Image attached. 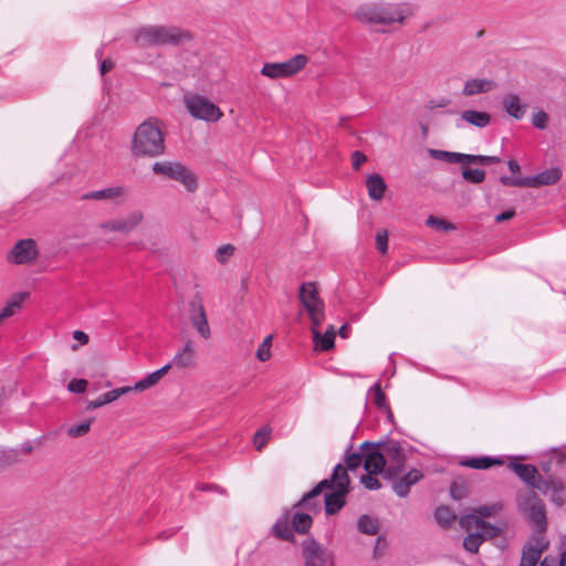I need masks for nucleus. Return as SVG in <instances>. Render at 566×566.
<instances>
[{
    "mask_svg": "<svg viewBox=\"0 0 566 566\" xmlns=\"http://www.w3.org/2000/svg\"><path fill=\"white\" fill-rule=\"evenodd\" d=\"M185 106L196 119L217 122L222 117L221 109L207 97L199 94L186 96Z\"/></svg>",
    "mask_w": 566,
    "mask_h": 566,
    "instance_id": "1a4fd4ad",
    "label": "nucleus"
},
{
    "mask_svg": "<svg viewBox=\"0 0 566 566\" xmlns=\"http://www.w3.org/2000/svg\"><path fill=\"white\" fill-rule=\"evenodd\" d=\"M176 531L177 530L164 531V532L158 534V538L163 539V541H166V539L170 538L176 533Z\"/></svg>",
    "mask_w": 566,
    "mask_h": 566,
    "instance_id": "0e129e2a",
    "label": "nucleus"
},
{
    "mask_svg": "<svg viewBox=\"0 0 566 566\" xmlns=\"http://www.w3.org/2000/svg\"><path fill=\"white\" fill-rule=\"evenodd\" d=\"M461 175L465 181L474 185H479L485 179V171L483 169L463 168Z\"/></svg>",
    "mask_w": 566,
    "mask_h": 566,
    "instance_id": "ea45409f",
    "label": "nucleus"
},
{
    "mask_svg": "<svg viewBox=\"0 0 566 566\" xmlns=\"http://www.w3.org/2000/svg\"><path fill=\"white\" fill-rule=\"evenodd\" d=\"M376 248L386 254L388 251V233L386 230L378 231L376 235Z\"/></svg>",
    "mask_w": 566,
    "mask_h": 566,
    "instance_id": "8fccbe9b",
    "label": "nucleus"
},
{
    "mask_svg": "<svg viewBox=\"0 0 566 566\" xmlns=\"http://www.w3.org/2000/svg\"><path fill=\"white\" fill-rule=\"evenodd\" d=\"M151 170L155 175L179 182L190 193L199 189L197 174L180 161H156L153 164Z\"/></svg>",
    "mask_w": 566,
    "mask_h": 566,
    "instance_id": "423d86ee",
    "label": "nucleus"
},
{
    "mask_svg": "<svg viewBox=\"0 0 566 566\" xmlns=\"http://www.w3.org/2000/svg\"><path fill=\"white\" fill-rule=\"evenodd\" d=\"M515 216V211L513 209L504 211L497 216H495V221L497 223L511 220Z\"/></svg>",
    "mask_w": 566,
    "mask_h": 566,
    "instance_id": "13d9d810",
    "label": "nucleus"
},
{
    "mask_svg": "<svg viewBox=\"0 0 566 566\" xmlns=\"http://www.w3.org/2000/svg\"><path fill=\"white\" fill-rule=\"evenodd\" d=\"M234 250L232 244L219 247L216 252V258L220 263L224 264L233 255Z\"/></svg>",
    "mask_w": 566,
    "mask_h": 566,
    "instance_id": "49530a36",
    "label": "nucleus"
},
{
    "mask_svg": "<svg viewBox=\"0 0 566 566\" xmlns=\"http://www.w3.org/2000/svg\"><path fill=\"white\" fill-rule=\"evenodd\" d=\"M516 475L533 489H543V480L537 469L532 464L511 462L509 465Z\"/></svg>",
    "mask_w": 566,
    "mask_h": 566,
    "instance_id": "6ab92c4d",
    "label": "nucleus"
},
{
    "mask_svg": "<svg viewBox=\"0 0 566 566\" xmlns=\"http://www.w3.org/2000/svg\"><path fill=\"white\" fill-rule=\"evenodd\" d=\"M495 86L496 84L492 80L470 78L463 85L462 95L469 97L476 94L488 93L495 88Z\"/></svg>",
    "mask_w": 566,
    "mask_h": 566,
    "instance_id": "5701e85b",
    "label": "nucleus"
},
{
    "mask_svg": "<svg viewBox=\"0 0 566 566\" xmlns=\"http://www.w3.org/2000/svg\"><path fill=\"white\" fill-rule=\"evenodd\" d=\"M460 527L468 532L463 538V548L471 553L476 554L480 546L486 541L501 535L502 530L491 523L480 518L475 514H464L459 518Z\"/></svg>",
    "mask_w": 566,
    "mask_h": 566,
    "instance_id": "20e7f679",
    "label": "nucleus"
},
{
    "mask_svg": "<svg viewBox=\"0 0 566 566\" xmlns=\"http://www.w3.org/2000/svg\"><path fill=\"white\" fill-rule=\"evenodd\" d=\"M517 505L539 533L545 532L547 526L545 506L533 490L520 493Z\"/></svg>",
    "mask_w": 566,
    "mask_h": 566,
    "instance_id": "0eeeda50",
    "label": "nucleus"
},
{
    "mask_svg": "<svg viewBox=\"0 0 566 566\" xmlns=\"http://www.w3.org/2000/svg\"><path fill=\"white\" fill-rule=\"evenodd\" d=\"M559 566H566V549L560 554Z\"/></svg>",
    "mask_w": 566,
    "mask_h": 566,
    "instance_id": "774afa93",
    "label": "nucleus"
},
{
    "mask_svg": "<svg viewBox=\"0 0 566 566\" xmlns=\"http://www.w3.org/2000/svg\"><path fill=\"white\" fill-rule=\"evenodd\" d=\"M374 474H366L360 478V482L367 490H378L381 484L378 479L373 476Z\"/></svg>",
    "mask_w": 566,
    "mask_h": 566,
    "instance_id": "3c124183",
    "label": "nucleus"
},
{
    "mask_svg": "<svg viewBox=\"0 0 566 566\" xmlns=\"http://www.w3.org/2000/svg\"><path fill=\"white\" fill-rule=\"evenodd\" d=\"M28 297H29L28 293L13 294L9 298L7 305L0 311V324L4 319L13 316L21 308L23 301L27 300Z\"/></svg>",
    "mask_w": 566,
    "mask_h": 566,
    "instance_id": "7c9ffc66",
    "label": "nucleus"
},
{
    "mask_svg": "<svg viewBox=\"0 0 566 566\" xmlns=\"http://www.w3.org/2000/svg\"><path fill=\"white\" fill-rule=\"evenodd\" d=\"M562 177L559 168L553 167L545 171H542L533 177H507L501 176L500 182L507 187H532L537 188L541 186L555 185Z\"/></svg>",
    "mask_w": 566,
    "mask_h": 566,
    "instance_id": "9b49d317",
    "label": "nucleus"
},
{
    "mask_svg": "<svg viewBox=\"0 0 566 566\" xmlns=\"http://www.w3.org/2000/svg\"><path fill=\"white\" fill-rule=\"evenodd\" d=\"M113 401H115V399L112 396V391H107V392L101 395L97 399L90 401L86 406V409L93 410V409L99 408L104 405L111 403Z\"/></svg>",
    "mask_w": 566,
    "mask_h": 566,
    "instance_id": "a18cd8bd",
    "label": "nucleus"
},
{
    "mask_svg": "<svg viewBox=\"0 0 566 566\" xmlns=\"http://www.w3.org/2000/svg\"><path fill=\"white\" fill-rule=\"evenodd\" d=\"M370 391L374 394L373 401L379 409H387L386 396L378 382H376Z\"/></svg>",
    "mask_w": 566,
    "mask_h": 566,
    "instance_id": "37998d69",
    "label": "nucleus"
},
{
    "mask_svg": "<svg viewBox=\"0 0 566 566\" xmlns=\"http://www.w3.org/2000/svg\"><path fill=\"white\" fill-rule=\"evenodd\" d=\"M500 161H501V159L496 156H485V165L497 164Z\"/></svg>",
    "mask_w": 566,
    "mask_h": 566,
    "instance_id": "69168bd1",
    "label": "nucleus"
},
{
    "mask_svg": "<svg viewBox=\"0 0 566 566\" xmlns=\"http://www.w3.org/2000/svg\"><path fill=\"white\" fill-rule=\"evenodd\" d=\"M386 460L385 478L389 480L397 479L405 471L407 460V450L398 441H388L382 444Z\"/></svg>",
    "mask_w": 566,
    "mask_h": 566,
    "instance_id": "9d476101",
    "label": "nucleus"
},
{
    "mask_svg": "<svg viewBox=\"0 0 566 566\" xmlns=\"http://www.w3.org/2000/svg\"><path fill=\"white\" fill-rule=\"evenodd\" d=\"M293 531L305 534L312 526V517L307 513H295L290 517Z\"/></svg>",
    "mask_w": 566,
    "mask_h": 566,
    "instance_id": "72a5a7b5",
    "label": "nucleus"
},
{
    "mask_svg": "<svg viewBox=\"0 0 566 566\" xmlns=\"http://www.w3.org/2000/svg\"><path fill=\"white\" fill-rule=\"evenodd\" d=\"M189 39V34L179 28L167 25H148L139 28L134 35L140 48L175 45Z\"/></svg>",
    "mask_w": 566,
    "mask_h": 566,
    "instance_id": "39448f33",
    "label": "nucleus"
},
{
    "mask_svg": "<svg viewBox=\"0 0 566 566\" xmlns=\"http://www.w3.org/2000/svg\"><path fill=\"white\" fill-rule=\"evenodd\" d=\"M171 367L193 368L197 365V352L195 343L191 339L185 342L184 346L175 354L171 360Z\"/></svg>",
    "mask_w": 566,
    "mask_h": 566,
    "instance_id": "a211bd4d",
    "label": "nucleus"
},
{
    "mask_svg": "<svg viewBox=\"0 0 566 566\" xmlns=\"http://www.w3.org/2000/svg\"><path fill=\"white\" fill-rule=\"evenodd\" d=\"M460 118L478 128L486 127L491 123V115L489 113L474 109H465L461 112Z\"/></svg>",
    "mask_w": 566,
    "mask_h": 566,
    "instance_id": "cd10ccee",
    "label": "nucleus"
},
{
    "mask_svg": "<svg viewBox=\"0 0 566 566\" xmlns=\"http://www.w3.org/2000/svg\"><path fill=\"white\" fill-rule=\"evenodd\" d=\"M171 364H167L160 369H157L134 385V391H145L156 386L163 377L170 370Z\"/></svg>",
    "mask_w": 566,
    "mask_h": 566,
    "instance_id": "a878e982",
    "label": "nucleus"
},
{
    "mask_svg": "<svg viewBox=\"0 0 566 566\" xmlns=\"http://www.w3.org/2000/svg\"><path fill=\"white\" fill-rule=\"evenodd\" d=\"M450 492L451 496L455 500H460L462 497V491L457 484H452Z\"/></svg>",
    "mask_w": 566,
    "mask_h": 566,
    "instance_id": "680f3d73",
    "label": "nucleus"
},
{
    "mask_svg": "<svg viewBox=\"0 0 566 566\" xmlns=\"http://www.w3.org/2000/svg\"><path fill=\"white\" fill-rule=\"evenodd\" d=\"M357 526L363 534L376 535L379 532L378 520L368 515H361L358 520Z\"/></svg>",
    "mask_w": 566,
    "mask_h": 566,
    "instance_id": "c9c22d12",
    "label": "nucleus"
},
{
    "mask_svg": "<svg viewBox=\"0 0 566 566\" xmlns=\"http://www.w3.org/2000/svg\"><path fill=\"white\" fill-rule=\"evenodd\" d=\"M361 462H363V457L360 453L354 452V453L347 454L345 458L346 468L344 467V469L346 471L347 470L355 471L356 469L359 468Z\"/></svg>",
    "mask_w": 566,
    "mask_h": 566,
    "instance_id": "de8ad7c7",
    "label": "nucleus"
},
{
    "mask_svg": "<svg viewBox=\"0 0 566 566\" xmlns=\"http://www.w3.org/2000/svg\"><path fill=\"white\" fill-rule=\"evenodd\" d=\"M163 124L156 117H150L139 124L132 139V154L135 157L154 158L165 153Z\"/></svg>",
    "mask_w": 566,
    "mask_h": 566,
    "instance_id": "7ed1b4c3",
    "label": "nucleus"
},
{
    "mask_svg": "<svg viewBox=\"0 0 566 566\" xmlns=\"http://www.w3.org/2000/svg\"><path fill=\"white\" fill-rule=\"evenodd\" d=\"M364 469L369 474H378L385 473L386 470V460L384 455V447L381 446V451L373 449L365 454L364 459Z\"/></svg>",
    "mask_w": 566,
    "mask_h": 566,
    "instance_id": "4be33fe9",
    "label": "nucleus"
},
{
    "mask_svg": "<svg viewBox=\"0 0 566 566\" xmlns=\"http://www.w3.org/2000/svg\"><path fill=\"white\" fill-rule=\"evenodd\" d=\"M413 15V10L408 3L378 1L359 6L354 18L365 24L403 25L406 20Z\"/></svg>",
    "mask_w": 566,
    "mask_h": 566,
    "instance_id": "f03ea898",
    "label": "nucleus"
},
{
    "mask_svg": "<svg viewBox=\"0 0 566 566\" xmlns=\"http://www.w3.org/2000/svg\"><path fill=\"white\" fill-rule=\"evenodd\" d=\"M429 154L432 158L437 160H442L450 164H462L463 154L461 153L430 149Z\"/></svg>",
    "mask_w": 566,
    "mask_h": 566,
    "instance_id": "e433bc0d",
    "label": "nucleus"
},
{
    "mask_svg": "<svg viewBox=\"0 0 566 566\" xmlns=\"http://www.w3.org/2000/svg\"><path fill=\"white\" fill-rule=\"evenodd\" d=\"M87 384L85 379H72L67 385V389L72 392L82 394L86 390Z\"/></svg>",
    "mask_w": 566,
    "mask_h": 566,
    "instance_id": "603ef678",
    "label": "nucleus"
},
{
    "mask_svg": "<svg viewBox=\"0 0 566 566\" xmlns=\"http://www.w3.org/2000/svg\"><path fill=\"white\" fill-rule=\"evenodd\" d=\"M127 193V189L120 186L109 187L83 195L84 200H112L115 201Z\"/></svg>",
    "mask_w": 566,
    "mask_h": 566,
    "instance_id": "b1692460",
    "label": "nucleus"
},
{
    "mask_svg": "<svg viewBox=\"0 0 566 566\" xmlns=\"http://www.w3.org/2000/svg\"><path fill=\"white\" fill-rule=\"evenodd\" d=\"M463 467H468L475 470H486L493 465L503 464V461L497 458L491 457H476V458H468L461 461Z\"/></svg>",
    "mask_w": 566,
    "mask_h": 566,
    "instance_id": "473e14b6",
    "label": "nucleus"
},
{
    "mask_svg": "<svg viewBox=\"0 0 566 566\" xmlns=\"http://www.w3.org/2000/svg\"><path fill=\"white\" fill-rule=\"evenodd\" d=\"M366 160H367V157L358 150L354 151L352 155V165L355 170H358L360 168V166L364 163H366Z\"/></svg>",
    "mask_w": 566,
    "mask_h": 566,
    "instance_id": "6e6d98bb",
    "label": "nucleus"
},
{
    "mask_svg": "<svg viewBox=\"0 0 566 566\" xmlns=\"http://www.w3.org/2000/svg\"><path fill=\"white\" fill-rule=\"evenodd\" d=\"M542 485L543 489L541 491H543L545 494L549 493L551 499L554 503H556L558 506H562L564 504V499L562 494L564 485L559 480L551 479L548 481H543Z\"/></svg>",
    "mask_w": 566,
    "mask_h": 566,
    "instance_id": "2f4dec72",
    "label": "nucleus"
},
{
    "mask_svg": "<svg viewBox=\"0 0 566 566\" xmlns=\"http://www.w3.org/2000/svg\"><path fill=\"white\" fill-rule=\"evenodd\" d=\"M349 476L342 464L334 468L331 479L322 480L313 490L303 495L297 505L306 510L318 511L319 504L314 501L324 490L333 492L325 495V512L328 515L337 513L345 505V495L349 492Z\"/></svg>",
    "mask_w": 566,
    "mask_h": 566,
    "instance_id": "f257e3e1",
    "label": "nucleus"
},
{
    "mask_svg": "<svg viewBox=\"0 0 566 566\" xmlns=\"http://www.w3.org/2000/svg\"><path fill=\"white\" fill-rule=\"evenodd\" d=\"M301 547L304 566L333 565L332 554L316 539L307 537L302 542Z\"/></svg>",
    "mask_w": 566,
    "mask_h": 566,
    "instance_id": "4468645a",
    "label": "nucleus"
},
{
    "mask_svg": "<svg viewBox=\"0 0 566 566\" xmlns=\"http://www.w3.org/2000/svg\"><path fill=\"white\" fill-rule=\"evenodd\" d=\"M428 227L434 228L439 231H452L455 229V226L444 219L430 216L426 221Z\"/></svg>",
    "mask_w": 566,
    "mask_h": 566,
    "instance_id": "79ce46f5",
    "label": "nucleus"
},
{
    "mask_svg": "<svg viewBox=\"0 0 566 566\" xmlns=\"http://www.w3.org/2000/svg\"><path fill=\"white\" fill-rule=\"evenodd\" d=\"M38 256L36 243L32 239L20 240L12 248L9 261L15 264H27Z\"/></svg>",
    "mask_w": 566,
    "mask_h": 566,
    "instance_id": "f3484780",
    "label": "nucleus"
},
{
    "mask_svg": "<svg viewBox=\"0 0 566 566\" xmlns=\"http://www.w3.org/2000/svg\"><path fill=\"white\" fill-rule=\"evenodd\" d=\"M539 566H553V559L549 560L548 557H545L543 560H541Z\"/></svg>",
    "mask_w": 566,
    "mask_h": 566,
    "instance_id": "338daca9",
    "label": "nucleus"
},
{
    "mask_svg": "<svg viewBox=\"0 0 566 566\" xmlns=\"http://www.w3.org/2000/svg\"><path fill=\"white\" fill-rule=\"evenodd\" d=\"M434 518L441 526L449 527L457 520V515L449 506H439L434 512Z\"/></svg>",
    "mask_w": 566,
    "mask_h": 566,
    "instance_id": "4c0bfd02",
    "label": "nucleus"
},
{
    "mask_svg": "<svg viewBox=\"0 0 566 566\" xmlns=\"http://www.w3.org/2000/svg\"><path fill=\"white\" fill-rule=\"evenodd\" d=\"M502 107L511 117L522 119L527 111V104L523 103L516 94H506L502 99Z\"/></svg>",
    "mask_w": 566,
    "mask_h": 566,
    "instance_id": "412c9836",
    "label": "nucleus"
},
{
    "mask_svg": "<svg viewBox=\"0 0 566 566\" xmlns=\"http://www.w3.org/2000/svg\"><path fill=\"white\" fill-rule=\"evenodd\" d=\"M145 219V214L142 210H133L126 216L114 218L102 222L98 229L106 232H120L128 234L139 227Z\"/></svg>",
    "mask_w": 566,
    "mask_h": 566,
    "instance_id": "ddd939ff",
    "label": "nucleus"
},
{
    "mask_svg": "<svg viewBox=\"0 0 566 566\" xmlns=\"http://www.w3.org/2000/svg\"><path fill=\"white\" fill-rule=\"evenodd\" d=\"M272 533L275 537L294 543L295 537L293 534L292 524L289 514L282 515L272 527Z\"/></svg>",
    "mask_w": 566,
    "mask_h": 566,
    "instance_id": "bb28decb",
    "label": "nucleus"
},
{
    "mask_svg": "<svg viewBox=\"0 0 566 566\" xmlns=\"http://www.w3.org/2000/svg\"><path fill=\"white\" fill-rule=\"evenodd\" d=\"M73 338L78 340L82 345H86L90 340L88 335L82 331H75L73 333Z\"/></svg>",
    "mask_w": 566,
    "mask_h": 566,
    "instance_id": "bf43d9fd",
    "label": "nucleus"
},
{
    "mask_svg": "<svg viewBox=\"0 0 566 566\" xmlns=\"http://www.w3.org/2000/svg\"><path fill=\"white\" fill-rule=\"evenodd\" d=\"M308 63L305 54H296L290 60L280 63H265L261 69V74L271 80L290 77L297 74Z\"/></svg>",
    "mask_w": 566,
    "mask_h": 566,
    "instance_id": "f8f14e48",
    "label": "nucleus"
},
{
    "mask_svg": "<svg viewBox=\"0 0 566 566\" xmlns=\"http://www.w3.org/2000/svg\"><path fill=\"white\" fill-rule=\"evenodd\" d=\"M298 297L311 318L312 325L321 326L325 319L324 302L318 295L316 284L314 282L303 283L300 286Z\"/></svg>",
    "mask_w": 566,
    "mask_h": 566,
    "instance_id": "6e6552de",
    "label": "nucleus"
},
{
    "mask_svg": "<svg viewBox=\"0 0 566 566\" xmlns=\"http://www.w3.org/2000/svg\"><path fill=\"white\" fill-rule=\"evenodd\" d=\"M548 542L543 535L533 537L523 548L518 566H536L541 563L543 553L547 549Z\"/></svg>",
    "mask_w": 566,
    "mask_h": 566,
    "instance_id": "dca6fc26",
    "label": "nucleus"
},
{
    "mask_svg": "<svg viewBox=\"0 0 566 566\" xmlns=\"http://www.w3.org/2000/svg\"><path fill=\"white\" fill-rule=\"evenodd\" d=\"M171 364H167L160 369H157L134 385V391H145L156 386L163 377L170 370Z\"/></svg>",
    "mask_w": 566,
    "mask_h": 566,
    "instance_id": "393cba45",
    "label": "nucleus"
},
{
    "mask_svg": "<svg viewBox=\"0 0 566 566\" xmlns=\"http://www.w3.org/2000/svg\"><path fill=\"white\" fill-rule=\"evenodd\" d=\"M272 428L269 424L261 427L253 436V446L258 451H262L271 438Z\"/></svg>",
    "mask_w": 566,
    "mask_h": 566,
    "instance_id": "58836bf2",
    "label": "nucleus"
},
{
    "mask_svg": "<svg viewBox=\"0 0 566 566\" xmlns=\"http://www.w3.org/2000/svg\"><path fill=\"white\" fill-rule=\"evenodd\" d=\"M462 165H485V156L463 154Z\"/></svg>",
    "mask_w": 566,
    "mask_h": 566,
    "instance_id": "864d4df0",
    "label": "nucleus"
},
{
    "mask_svg": "<svg viewBox=\"0 0 566 566\" xmlns=\"http://www.w3.org/2000/svg\"><path fill=\"white\" fill-rule=\"evenodd\" d=\"M92 420H87L80 424L71 426L67 428V436L72 438H78L86 434L90 431Z\"/></svg>",
    "mask_w": 566,
    "mask_h": 566,
    "instance_id": "c03bdc74",
    "label": "nucleus"
},
{
    "mask_svg": "<svg viewBox=\"0 0 566 566\" xmlns=\"http://www.w3.org/2000/svg\"><path fill=\"white\" fill-rule=\"evenodd\" d=\"M273 335H269L264 338L262 344L256 349L255 356L260 361H266L271 358V346H272Z\"/></svg>",
    "mask_w": 566,
    "mask_h": 566,
    "instance_id": "a19ab883",
    "label": "nucleus"
},
{
    "mask_svg": "<svg viewBox=\"0 0 566 566\" xmlns=\"http://www.w3.org/2000/svg\"><path fill=\"white\" fill-rule=\"evenodd\" d=\"M189 319L201 337L205 339L210 338L211 331L200 294H196L193 300L189 302Z\"/></svg>",
    "mask_w": 566,
    "mask_h": 566,
    "instance_id": "2eb2a0df",
    "label": "nucleus"
},
{
    "mask_svg": "<svg viewBox=\"0 0 566 566\" xmlns=\"http://www.w3.org/2000/svg\"><path fill=\"white\" fill-rule=\"evenodd\" d=\"M548 114L544 111L536 112L532 117V124L538 129H545L548 124Z\"/></svg>",
    "mask_w": 566,
    "mask_h": 566,
    "instance_id": "09e8293b",
    "label": "nucleus"
},
{
    "mask_svg": "<svg viewBox=\"0 0 566 566\" xmlns=\"http://www.w3.org/2000/svg\"><path fill=\"white\" fill-rule=\"evenodd\" d=\"M114 64L109 60H104L101 64V73L104 75L113 69Z\"/></svg>",
    "mask_w": 566,
    "mask_h": 566,
    "instance_id": "052dcab7",
    "label": "nucleus"
},
{
    "mask_svg": "<svg viewBox=\"0 0 566 566\" xmlns=\"http://www.w3.org/2000/svg\"><path fill=\"white\" fill-rule=\"evenodd\" d=\"M503 507L504 506L502 502H494L491 504L474 507L472 509V512L470 514H475L480 518L484 520L500 514L503 511Z\"/></svg>",
    "mask_w": 566,
    "mask_h": 566,
    "instance_id": "f704fd0d",
    "label": "nucleus"
},
{
    "mask_svg": "<svg viewBox=\"0 0 566 566\" xmlns=\"http://www.w3.org/2000/svg\"><path fill=\"white\" fill-rule=\"evenodd\" d=\"M17 462L14 450L3 451L0 457V467H7Z\"/></svg>",
    "mask_w": 566,
    "mask_h": 566,
    "instance_id": "5fc2aeb1",
    "label": "nucleus"
},
{
    "mask_svg": "<svg viewBox=\"0 0 566 566\" xmlns=\"http://www.w3.org/2000/svg\"><path fill=\"white\" fill-rule=\"evenodd\" d=\"M319 326L312 325L313 339L322 350H329L334 347L336 331L334 326H329L324 334L318 332Z\"/></svg>",
    "mask_w": 566,
    "mask_h": 566,
    "instance_id": "c756f323",
    "label": "nucleus"
},
{
    "mask_svg": "<svg viewBox=\"0 0 566 566\" xmlns=\"http://www.w3.org/2000/svg\"><path fill=\"white\" fill-rule=\"evenodd\" d=\"M422 478L423 474L419 470L411 469L406 474L391 480L392 490L398 496L405 497L408 495L410 488L417 482H419Z\"/></svg>",
    "mask_w": 566,
    "mask_h": 566,
    "instance_id": "aec40b11",
    "label": "nucleus"
},
{
    "mask_svg": "<svg viewBox=\"0 0 566 566\" xmlns=\"http://www.w3.org/2000/svg\"><path fill=\"white\" fill-rule=\"evenodd\" d=\"M368 196L373 200H380L387 189L384 178L379 174H373L366 179Z\"/></svg>",
    "mask_w": 566,
    "mask_h": 566,
    "instance_id": "c85d7f7f",
    "label": "nucleus"
},
{
    "mask_svg": "<svg viewBox=\"0 0 566 566\" xmlns=\"http://www.w3.org/2000/svg\"><path fill=\"white\" fill-rule=\"evenodd\" d=\"M507 166H509V169L511 170V172L513 175L520 174L521 168H520V165H518V163L516 160H510L507 163Z\"/></svg>",
    "mask_w": 566,
    "mask_h": 566,
    "instance_id": "e2e57ef3",
    "label": "nucleus"
},
{
    "mask_svg": "<svg viewBox=\"0 0 566 566\" xmlns=\"http://www.w3.org/2000/svg\"><path fill=\"white\" fill-rule=\"evenodd\" d=\"M133 390H134V386H125V387H120V388H117V389H113L111 391H112V396L116 400L120 396L126 395V394H128V392H130Z\"/></svg>",
    "mask_w": 566,
    "mask_h": 566,
    "instance_id": "4d7b16f0",
    "label": "nucleus"
}]
</instances>
